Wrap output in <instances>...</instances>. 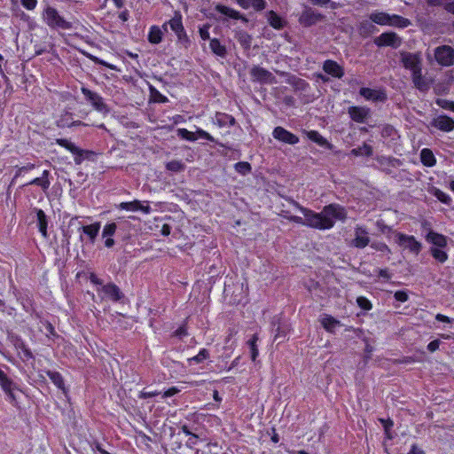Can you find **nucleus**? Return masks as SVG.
Listing matches in <instances>:
<instances>
[{
    "instance_id": "c85d7f7f",
    "label": "nucleus",
    "mask_w": 454,
    "mask_h": 454,
    "mask_svg": "<svg viewBox=\"0 0 454 454\" xmlns=\"http://www.w3.org/2000/svg\"><path fill=\"white\" fill-rule=\"evenodd\" d=\"M420 160L426 167H433L436 164L435 157L433 152L428 148H424L421 150Z\"/></svg>"
},
{
    "instance_id": "bb28decb",
    "label": "nucleus",
    "mask_w": 454,
    "mask_h": 454,
    "mask_svg": "<svg viewBox=\"0 0 454 454\" xmlns=\"http://www.w3.org/2000/svg\"><path fill=\"white\" fill-rule=\"evenodd\" d=\"M426 239L437 247H445L447 246L446 237L433 231L427 234Z\"/></svg>"
},
{
    "instance_id": "f03ea898",
    "label": "nucleus",
    "mask_w": 454,
    "mask_h": 454,
    "mask_svg": "<svg viewBox=\"0 0 454 454\" xmlns=\"http://www.w3.org/2000/svg\"><path fill=\"white\" fill-rule=\"evenodd\" d=\"M56 143L74 154V160L76 165L82 164L85 159H91L95 155L93 151L81 149L65 138H58Z\"/></svg>"
},
{
    "instance_id": "6ab92c4d",
    "label": "nucleus",
    "mask_w": 454,
    "mask_h": 454,
    "mask_svg": "<svg viewBox=\"0 0 454 454\" xmlns=\"http://www.w3.org/2000/svg\"><path fill=\"white\" fill-rule=\"evenodd\" d=\"M105 296L113 301H118L123 297L120 288L114 283H109L102 286Z\"/></svg>"
},
{
    "instance_id": "69168bd1",
    "label": "nucleus",
    "mask_w": 454,
    "mask_h": 454,
    "mask_svg": "<svg viewBox=\"0 0 454 454\" xmlns=\"http://www.w3.org/2000/svg\"><path fill=\"white\" fill-rule=\"evenodd\" d=\"M439 346H440V340H433V341L428 343L427 349L430 352H434L435 350H437L439 348Z\"/></svg>"
},
{
    "instance_id": "a18cd8bd",
    "label": "nucleus",
    "mask_w": 454,
    "mask_h": 454,
    "mask_svg": "<svg viewBox=\"0 0 454 454\" xmlns=\"http://www.w3.org/2000/svg\"><path fill=\"white\" fill-rule=\"evenodd\" d=\"M177 135L182 139L187 140V141H195L197 140V136L195 133L187 130L186 129H177Z\"/></svg>"
},
{
    "instance_id": "5fc2aeb1",
    "label": "nucleus",
    "mask_w": 454,
    "mask_h": 454,
    "mask_svg": "<svg viewBox=\"0 0 454 454\" xmlns=\"http://www.w3.org/2000/svg\"><path fill=\"white\" fill-rule=\"evenodd\" d=\"M209 28H210L209 24H205L199 28L200 36L203 41H207V40L210 41L211 38L209 35Z\"/></svg>"
},
{
    "instance_id": "de8ad7c7",
    "label": "nucleus",
    "mask_w": 454,
    "mask_h": 454,
    "mask_svg": "<svg viewBox=\"0 0 454 454\" xmlns=\"http://www.w3.org/2000/svg\"><path fill=\"white\" fill-rule=\"evenodd\" d=\"M82 54L85 55L88 59H90V60H92L94 63L96 64H99V65H102V66H105L108 68H110L111 70H116V67L114 66V65H111V64H108L106 63V61L88 53V52H85V51H82Z\"/></svg>"
},
{
    "instance_id": "37998d69",
    "label": "nucleus",
    "mask_w": 454,
    "mask_h": 454,
    "mask_svg": "<svg viewBox=\"0 0 454 454\" xmlns=\"http://www.w3.org/2000/svg\"><path fill=\"white\" fill-rule=\"evenodd\" d=\"M235 170L243 175L246 176L249 174L252 170L251 165L247 161H239L234 165Z\"/></svg>"
},
{
    "instance_id": "c03bdc74",
    "label": "nucleus",
    "mask_w": 454,
    "mask_h": 454,
    "mask_svg": "<svg viewBox=\"0 0 454 454\" xmlns=\"http://www.w3.org/2000/svg\"><path fill=\"white\" fill-rule=\"evenodd\" d=\"M430 252L432 256L442 263L446 262L448 259V254L440 249V247H432Z\"/></svg>"
},
{
    "instance_id": "cd10ccee",
    "label": "nucleus",
    "mask_w": 454,
    "mask_h": 454,
    "mask_svg": "<svg viewBox=\"0 0 454 454\" xmlns=\"http://www.w3.org/2000/svg\"><path fill=\"white\" fill-rule=\"evenodd\" d=\"M35 211L36 213L39 231L42 233V235L44 238H47V236H48V234H47L48 222H47L46 215L40 208H35Z\"/></svg>"
},
{
    "instance_id": "f704fd0d",
    "label": "nucleus",
    "mask_w": 454,
    "mask_h": 454,
    "mask_svg": "<svg viewBox=\"0 0 454 454\" xmlns=\"http://www.w3.org/2000/svg\"><path fill=\"white\" fill-rule=\"evenodd\" d=\"M321 324L326 331L333 333L334 329L340 325V321L336 320L331 316L326 315L322 318Z\"/></svg>"
},
{
    "instance_id": "0eeeda50",
    "label": "nucleus",
    "mask_w": 454,
    "mask_h": 454,
    "mask_svg": "<svg viewBox=\"0 0 454 454\" xmlns=\"http://www.w3.org/2000/svg\"><path fill=\"white\" fill-rule=\"evenodd\" d=\"M250 75L253 82L267 84H274L277 82L276 77L271 72L259 66H254L251 68Z\"/></svg>"
},
{
    "instance_id": "ea45409f",
    "label": "nucleus",
    "mask_w": 454,
    "mask_h": 454,
    "mask_svg": "<svg viewBox=\"0 0 454 454\" xmlns=\"http://www.w3.org/2000/svg\"><path fill=\"white\" fill-rule=\"evenodd\" d=\"M215 120L220 126H232L235 124L234 117L227 114L217 113L215 114Z\"/></svg>"
},
{
    "instance_id": "6e6d98bb",
    "label": "nucleus",
    "mask_w": 454,
    "mask_h": 454,
    "mask_svg": "<svg viewBox=\"0 0 454 454\" xmlns=\"http://www.w3.org/2000/svg\"><path fill=\"white\" fill-rule=\"evenodd\" d=\"M116 228H117V226L114 223L106 224L103 230V237L113 236L116 231Z\"/></svg>"
},
{
    "instance_id": "5701e85b",
    "label": "nucleus",
    "mask_w": 454,
    "mask_h": 454,
    "mask_svg": "<svg viewBox=\"0 0 454 454\" xmlns=\"http://www.w3.org/2000/svg\"><path fill=\"white\" fill-rule=\"evenodd\" d=\"M268 23L275 29H282L285 27L286 22L274 11H270L266 13Z\"/></svg>"
},
{
    "instance_id": "8fccbe9b",
    "label": "nucleus",
    "mask_w": 454,
    "mask_h": 454,
    "mask_svg": "<svg viewBox=\"0 0 454 454\" xmlns=\"http://www.w3.org/2000/svg\"><path fill=\"white\" fill-rule=\"evenodd\" d=\"M209 353L206 348H202L197 356H194L189 358L190 362H195L196 364H200L208 358Z\"/></svg>"
},
{
    "instance_id": "20e7f679",
    "label": "nucleus",
    "mask_w": 454,
    "mask_h": 454,
    "mask_svg": "<svg viewBox=\"0 0 454 454\" xmlns=\"http://www.w3.org/2000/svg\"><path fill=\"white\" fill-rule=\"evenodd\" d=\"M434 54L436 62L442 67H450L454 64V49L449 45L436 47Z\"/></svg>"
},
{
    "instance_id": "052dcab7",
    "label": "nucleus",
    "mask_w": 454,
    "mask_h": 454,
    "mask_svg": "<svg viewBox=\"0 0 454 454\" xmlns=\"http://www.w3.org/2000/svg\"><path fill=\"white\" fill-rule=\"evenodd\" d=\"M21 4L27 9V10H34L36 6L37 0H20Z\"/></svg>"
},
{
    "instance_id": "603ef678",
    "label": "nucleus",
    "mask_w": 454,
    "mask_h": 454,
    "mask_svg": "<svg viewBox=\"0 0 454 454\" xmlns=\"http://www.w3.org/2000/svg\"><path fill=\"white\" fill-rule=\"evenodd\" d=\"M69 117H71V114H67L61 118V120L59 121L62 122V124H61L62 127H73V126L84 125V123L82 122L81 121H74L67 122V120Z\"/></svg>"
},
{
    "instance_id": "864d4df0",
    "label": "nucleus",
    "mask_w": 454,
    "mask_h": 454,
    "mask_svg": "<svg viewBox=\"0 0 454 454\" xmlns=\"http://www.w3.org/2000/svg\"><path fill=\"white\" fill-rule=\"evenodd\" d=\"M356 302L357 305L364 310H370L372 309L371 301L364 296L357 297Z\"/></svg>"
},
{
    "instance_id": "49530a36",
    "label": "nucleus",
    "mask_w": 454,
    "mask_h": 454,
    "mask_svg": "<svg viewBox=\"0 0 454 454\" xmlns=\"http://www.w3.org/2000/svg\"><path fill=\"white\" fill-rule=\"evenodd\" d=\"M308 137L310 140L316 142L319 145H325L327 144V140L324 137H322L317 131L309 132Z\"/></svg>"
},
{
    "instance_id": "b1692460",
    "label": "nucleus",
    "mask_w": 454,
    "mask_h": 454,
    "mask_svg": "<svg viewBox=\"0 0 454 454\" xmlns=\"http://www.w3.org/2000/svg\"><path fill=\"white\" fill-rule=\"evenodd\" d=\"M209 48L211 51L222 59H225L227 56L226 46L222 44L217 38H212L209 42Z\"/></svg>"
},
{
    "instance_id": "473e14b6",
    "label": "nucleus",
    "mask_w": 454,
    "mask_h": 454,
    "mask_svg": "<svg viewBox=\"0 0 454 454\" xmlns=\"http://www.w3.org/2000/svg\"><path fill=\"white\" fill-rule=\"evenodd\" d=\"M389 16L390 15L388 13L376 12H372L370 15V19L372 22H374L376 24L385 26V25L389 24Z\"/></svg>"
},
{
    "instance_id": "ddd939ff",
    "label": "nucleus",
    "mask_w": 454,
    "mask_h": 454,
    "mask_svg": "<svg viewBox=\"0 0 454 454\" xmlns=\"http://www.w3.org/2000/svg\"><path fill=\"white\" fill-rule=\"evenodd\" d=\"M348 114L354 121L364 123L369 118L371 111L365 106H350Z\"/></svg>"
},
{
    "instance_id": "58836bf2",
    "label": "nucleus",
    "mask_w": 454,
    "mask_h": 454,
    "mask_svg": "<svg viewBox=\"0 0 454 454\" xmlns=\"http://www.w3.org/2000/svg\"><path fill=\"white\" fill-rule=\"evenodd\" d=\"M100 229V223H95L93 224L82 226V231L87 234L93 242Z\"/></svg>"
},
{
    "instance_id": "4468645a",
    "label": "nucleus",
    "mask_w": 454,
    "mask_h": 454,
    "mask_svg": "<svg viewBox=\"0 0 454 454\" xmlns=\"http://www.w3.org/2000/svg\"><path fill=\"white\" fill-rule=\"evenodd\" d=\"M272 135L275 139L289 145H295L299 141V138L294 134L289 132L282 127L275 128Z\"/></svg>"
},
{
    "instance_id": "39448f33",
    "label": "nucleus",
    "mask_w": 454,
    "mask_h": 454,
    "mask_svg": "<svg viewBox=\"0 0 454 454\" xmlns=\"http://www.w3.org/2000/svg\"><path fill=\"white\" fill-rule=\"evenodd\" d=\"M401 62L406 69L411 71V74L422 70V59L419 53L401 52Z\"/></svg>"
},
{
    "instance_id": "6e6552de",
    "label": "nucleus",
    "mask_w": 454,
    "mask_h": 454,
    "mask_svg": "<svg viewBox=\"0 0 454 454\" xmlns=\"http://www.w3.org/2000/svg\"><path fill=\"white\" fill-rule=\"evenodd\" d=\"M401 42V38L394 32L382 33L374 39V43L379 47L391 46L397 48Z\"/></svg>"
},
{
    "instance_id": "393cba45",
    "label": "nucleus",
    "mask_w": 454,
    "mask_h": 454,
    "mask_svg": "<svg viewBox=\"0 0 454 454\" xmlns=\"http://www.w3.org/2000/svg\"><path fill=\"white\" fill-rule=\"evenodd\" d=\"M49 176L50 171L44 170L41 176L32 179L30 182L27 183L26 185L35 184L40 186L43 189V191L46 192L51 185Z\"/></svg>"
},
{
    "instance_id": "680f3d73",
    "label": "nucleus",
    "mask_w": 454,
    "mask_h": 454,
    "mask_svg": "<svg viewBox=\"0 0 454 454\" xmlns=\"http://www.w3.org/2000/svg\"><path fill=\"white\" fill-rule=\"evenodd\" d=\"M395 298L398 301L404 302L408 300V294L404 291H397L395 293Z\"/></svg>"
},
{
    "instance_id": "412c9836",
    "label": "nucleus",
    "mask_w": 454,
    "mask_h": 454,
    "mask_svg": "<svg viewBox=\"0 0 454 454\" xmlns=\"http://www.w3.org/2000/svg\"><path fill=\"white\" fill-rule=\"evenodd\" d=\"M169 26L171 30L176 34V32H182L184 25L182 22V15L179 12H176L172 19L162 25V28L167 31V26Z\"/></svg>"
},
{
    "instance_id": "f8f14e48",
    "label": "nucleus",
    "mask_w": 454,
    "mask_h": 454,
    "mask_svg": "<svg viewBox=\"0 0 454 454\" xmlns=\"http://www.w3.org/2000/svg\"><path fill=\"white\" fill-rule=\"evenodd\" d=\"M431 125L442 131L450 132L454 129V120L445 114L433 119Z\"/></svg>"
},
{
    "instance_id": "e433bc0d",
    "label": "nucleus",
    "mask_w": 454,
    "mask_h": 454,
    "mask_svg": "<svg viewBox=\"0 0 454 454\" xmlns=\"http://www.w3.org/2000/svg\"><path fill=\"white\" fill-rule=\"evenodd\" d=\"M46 374L57 387L65 390L64 380L59 372L46 371Z\"/></svg>"
},
{
    "instance_id": "4c0bfd02",
    "label": "nucleus",
    "mask_w": 454,
    "mask_h": 454,
    "mask_svg": "<svg viewBox=\"0 0 454 454\" xmlns=\"http://www.w3.org/2000/svg\"><path fill=\"white\" fill-rule=\"evenodd\" d=\"M0 386L4 392H10V388L16 387L14 382L7 376V374L0 369Z\"/></svg>"
},
{
    "instance_id": "4be33fe9",
    "label": "nucleus",
    "mask_w": 454,
    "mask_h": 454,
    "mask_svg": "<svg viewBox=\"0 0 454 454\" xmlns=\"http://www.w3.org/2000/svg\"><path fill=\"white\" fill-rule=\"evenodd\" d=\"M11 340L17 349H20L23 352L25 360H29L33 358V354L31 350L27 347V345L20 336L12 335Z\"/></svg>"
},
{
    "instance_id": "f257e3e1",
    "label": "nucleus",
    "mask_w": 454,
    "mask_h": 454,
    "mask_svg": "<svg viewBox=\"0 0 454 454\" xmlns=\"http://www.w3.org/2000/svg\"><path fill=\"white\" fill-rule=\"evenodd\" d=\"M290 204L301 210L304 217L292 215L289 210L282 209L280 215L286 219L310 228L318 230H328L333 227L335 221H345L347 218L346 209L339 204H329L324 207L320 213H316L309 208L303 207L298 202L291 200Z\"/></svg>"
},
{
    "instance_id": "7c9ffc66",
    "label": "nucleus",
    "mask_w": 454,
    "mask_h": 454,
    "mask_svg": "<svg viewBox=\"0 0 454 454\" xmlns=\"http://www.w3.org/2000/svg\"><path fill=\"white\" fill-rule=\"evenodd\" d=\"M411 25L410 20L403 18L402 16L393 14L389 16V24L388 26H393L396 27H407Z\"/></svg>"
},
{
    "instance_id": "13d9d810",
    "label": "nucleus",
    "mask_w": 454,
    "mask_h": 454,
    "mask_svg": "<svg viewBox=\"0 0 454 454\" xmlns=\"http://www.w3.org/2000/svg\"><path fill=\"white\" fill-rule=\"evenodd\" d=\"M371 247L375 249V250H378V251H380V252H387V253H390V249L388 248V247L385 244V243H381V242H374L371 245Z\"/></svg>"
},
{
    "instance_id": "2eb2a0df",
    "label": "nucleus",
    "mask_w": 454,
    "mask_h": 454,
    "mask_svg": "<svg viewBox=\"0 0 454 454\" xmlns=\"http://www.w3.org/2000/svg\"><path fill=\"white\" fill-rule=\"evenodd\" d=\"M370 242L368 231L362 226L355 228V239L352 240V246L357 248H364Z\"/></svg>"
},
{
    "instance_id": "c756f323",
    "label": "nucleus",
    "mask_w": 454,
    "mask_h": 454,
    "mask_svg": "<svg viewBox=\"0 0 454 454\" xmlns=\"http://www.w3.org/2000/svg\"><path fill=\"white\" fill-rule=\"evenodd\" d=\"M163 32L158 26H153L148 34V41L153 44H158L162 41Z\"/></svg>"
},
{
    "instance_id": "4d7b16f0",
    "label": "nucleus",
    "mask_w": 454,
    "mask_h": 454,
    "mask_svg": "<svg viewBox=\"0 0 454 454\" xmlns=\"http://www.w3.org/2000/svg\"><path fill=\"white\" fill-rule=\"evenodd\" d=\"M195 134L197 136V138L200 137V138H204L208 141H211V142H215V138L209 133H207V131H205L201 129H198L196 130Z\"/></svg>"
},
{
    "instance_id": "c9c22d12",
    "label": "nucleus",
    "mask_w": 454,
    "mask_h": 454,
    "mask_svg": "<svg viewBox=\"0 0 454 454\" xmlns=\"http://www.w3.org/2000/svg\"><path fill=\"white\" fill-rule=\"evenodd\" d=\"M258 340H259L258 335L255 333V334H253L252 337L247 341V344L250 348L252 361H255L256 357L259 355V351H258V348H257Z\"/></svg>"
},
{
    "instance_id": "aec40b11",
    "label": "nucleus",
    "mask_w": 454,
    "mask_h": 454,
    "mask_svg": "<svg viewBox=\"0 0 454 454\" xmlns=\"http://www.w3.org/2000/svg\"><path fill=\"white\" fill-rule=\"evenodd\" d=\"M412 82L419 90L427 91L430 89V82L422 75V70L419 73L411 74Z\"/></svg>"
},
{
    "instance_id": "bf43d9fd",
    "label": "nucleus",
    "mask_w": 454,
    "mask_h": 454,
    "mask_svg": "<svg viewBox=\"0 0 454 454\" xmlns=\"http://www.w3.org/2000/svg\"><path fill=\"white\" fill-rule=\"evenodd\" d=\"M435 196L440 201L445 204H449L450 202V198L449 197V195H447L446 193L440 190H437L435 192Z\"/></svg>"
},
{
    "instance_id": "1a4fd4ad",
    "label": "nucleus",
    "mask_w": 454,
    "mask_h": 454,
    "mask_svg": "<svg viewBox=\"0 0 454 454\" xmlns=\"http://www.w3.org/2000/svg\"><path fill=\"white\" fill-rule=\"evenodd\" d=\"M82 93L86 98V99L91 103L96 110L104 113H107L109 111L107 106L103 100V98L98 93L93 92L87 88H82Z\"/></svg>"
},
{
    "instance_id": "a19ab883",
    "label": "nucleus",
    "mask_w": 454,
    "mask_h": 454,
    "mask_svg": "<svg viewBox=\"0 0 454 454\" xmlns=\"http://www.w3.org/2000/svg\"><path fill=\"white\" fill-rule=\"evenodd\" d=\"M166 168L172 172H182L185 169V165L181 160H171L166 164Z\"/></svg>"
},
{
    "instance_id": "e2e57ef3",
    "label": "nucleus",
    "mask_w": 454,
    "mask_h": 454,
    "mask_svg": "<svg viewBox=\"0 0 454 454\" xmlns=\"http://www.w3.org/2000/svg\"><path fill=\"white\" fill-rule=\"evenodd\" d=\"M188 334L185 325H181L178 329L174 332V335L179 338L186 336Z\"/></svg>"
},
{
    "instance_id": "774afa93",
    "label": "nucleus",
    "mask_w": 454,
    "mask_h": 454,
    "mask_svg": "<svg viewBox=\"0 0 454 454\" xmlns=\"http://www.w3.org/2000/svg\"><path fill=\"white\" fill-rule=\"evenodd\" d=\"M408 454H425V452L419 450L416 444H413Z\"/></svg>"
},
{
    "instance_id": "3c124183",
    "label": "nucleus",
    "mask_w": 454,
    "mask_h": 454,
    "mask_svg": "<svg viewBox=\"0 0 454 454\" xmlns=\"http://www.w3.org/2000/svg\"><path fill=\"white\" fill-rule=\"evenodd\" d=\"M436 105L443 109L450 110L454 112V102L443 98H437L435 101Z\"/></svg>"
},
{
    "instance_id": "a211bd4d",
    "label": "nucleus",
    "mask_w": 454,
    "mask_h": 454,
    "mask_svg": "<svg viewBox=\"0 0 454 454\" xmlns=\"http://www.w3.org/2000/svg\"><path fill=\"white\" fill-rule=\"evenodd\" d=\"M234 38L245 51H249L252 47L253 36L242 29L234 30Z\"/></svg>"
},
{
    "instance_id": "9b49d317",
    "label": "nucleus",
    "mask_w": 454,
    "mask_h": 454,
    "mask_svg": "<svg viewBox=\"0 0 454 454\" xmlns=\"http://www.w3.org/2000/svg\"><path fill=\"white\" fill-rule=\"evenodd\" d=\"M398 244L415 254H419L421 249V244L413 236L406 234H398Z\"/></svg>"
},
{
    "instance_id": "0e129e2a",
    "label": "nucleus",
    "mask_w": 454,
    "mask_h": 454,
    "mask_svg": "<svg viewBox=\"0 0 454 454\" xmlns=\"http://www.w3.org/2000/svg\"><path fill=\"white\" fill-rule=\"evenodd\" d=\"M34 168H35L34 164H27L26 166L20 168L15 175V178L18 177L19 176H20L22 173L29 171V170L33 169Z\"/></svg>"
},
{
    "instance_id": "338daca9",
    "label": "nucleus",
    "mask_w": 454,
    "mask_h": 454,
    "mask_svg": "<svg viewBox=\"0 0 454 454\" xmlns=\"http://www.w3.org/2000/svg\"><path fill=\"white\" fill-rule=\"evenodd\" d=\"M190 436L191 437L188 439L186 442V446L192 448L193 445L197 444L199 436L196 434H192Z\"/></svg>"
},
{
    "instance_id": "a878e982",
    "label": "nucleus",
    "mask_w": 454,
    "mask_h": 454,
    "mask_svg": "<svg viewBox=\"0 0 454 454\" xmlns=\"http://www.w3.org/2000/svg\"><path fill=\"white\" fill-rule=\"evenodd\" d=\"M237 3L244 9H248L250 7L254 8L256 12H260L265 9L266 1L265 0H236Z\"/></svg>"
},
{
    "instance_id": "72a5a7b5",
    "label": "nucleus",
    "mask_w": 454,
    "mask_h": 454,
    "mask_svg": "<svg viewBox=\"0 0 454 454\" xmlns=\"http://www.w3.org/2000/svg\"><path fill=\"white\" fill-rule=\"evenodd\" d=\"M287 82L295 90L303 91L306 90V89L309 87L308 82H306L304 80L298 78L294 75L289 76L287 79Z\"/></svg>"
},
{
    "instance_id": "9d476101",
    "label": "nucleus",
    "mask_w": 454,
    "mask_h": 454,
    "mask_svg": "<svg viewBox=\"0 0 454 454\" xmlns=\"http://www.w3.org/2000/svg\"><path fill=\"white\" fill-rule=\"evenodd\" d=\"M359 94L366 100L373 102H385L387 96L384 90H373L370 88H361Z\"/></svg>"
},
{
    "instance_id": "f3484780",
    "label": "nucleus",
    "mask_w": 454,
    "mask_h": 454,
    "mask_svg": "<svg viewBox=\"0 0 454 454\" xmlns=\"http://www.w3.org/2000/svg\"><path fill=\"white\" fill-rule=\"evenodd\" d=\"M215 10L217 12L226 16L227 18H230L232 20H241L242 21H244L246 23L248 21V20L244 15H242L239 12H238L231 7L218 4L215 6Z\"/></svg>"
},
{
    "instance_id": "dca6fc26",
    "label": "nucleus",
    "mask_w": 454,
    "mask_h": 454,
    "mask_svg": "<svg viewBox=\"0 0 454 454\" xmlns=\"http://www.w3.org/2000/svg\"><path fill=\"white\" fill-rule=\"evenodd\" d=\"M323 70L336 78H341L344 75V69L336 61L327 59L323 64Z\"/></svg>"
},
{
    "instance_id": "7ed1b4c3",
    "label": "nucleus",
    "mask_w": 454,
    "mask_h": 454,
    "mask_svg": "<svg viewBox=\"0 0 454 454\" xmlns=\"http://www.w3.org/2000/svg\"><path fill=\"white\" fill-rule=\"evenodd\" d=\"M43 19L47 25L52 28H60L64 30L72 28V23L61 17L58 11L53 7L49 6L45 9Z\"/></svg>"
},
{
    "instance_id": "09e8293b",
    "label": "nucleus",
    "mask_w": 454,
    "mask_h": 454,
    "mask_svg": "<svg viewBox=\"0 0 454 454\" xmlns=\"http://www.w3.org/2000/svg\"><path fill=\"white\" fill-rule=\"evenodd\" d=\"M139 207V200H134L131 202H121L118 207L129 211H137Z\"/></svg>"
},
{
    "instance_id": "423d86ee",
    "label": "nucleus",
    "mask_w": 454,
    "mask_h": 454,
    "mask_svg": "<svg viewBox=\"0 0 454 454\" xmlns=\"http://www.w3.org/2000/svg\"><path fill=\"white\" fill-rule=\"evenodd\" d=\"M325 18L323 14L313 10L311 7L305 6L299 16L298 21L302 27H309L323 21Z\"/></svg>"
},
{
    "instance_id": "2f4dec72",
    "label": "nucleus",
    "mask_w": 454,
    "mask_h": 454,
    "mask_svg": "<svg viewBox=\"0 0 454 454\" xmlns=\"http://www.w3.org/2000/svg\"><path fill=\"white\" fill-rule=\"evenodd\" d=\"M176 43L180 46V48L187 50L191 44L192 41L188 36L184 27L182 29V32H176Z\"/></svg>"
},
{
    "instance_id": "79ce46f5",
    "label": "nucleus",
    "mask_w": 454,
    "mask_h": 454,
    "mask_svg": "<svg viewBox=\"0 0 454 454\" xmlns=\"http://www.w3.org/2000/svg\"><path fill=\"white\" fill-rule=\"evenodd\" d=\"M352 154L356 156L366 155L371 156L372 154V148L367 144H364L362 146L355 148L351 151Z\"/></svg>"
}]
</instances>
